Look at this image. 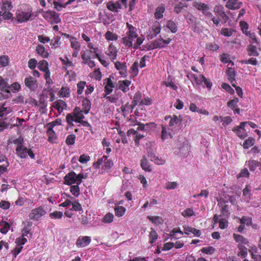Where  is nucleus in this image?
Returning <instances> with one entry per match:
<instances>
[{
    "label": "nucleus",
    "instance_id": "obj_1",
    "mask_svg": "<svg viewBox=\"0 0 261 261\" xmlns=\"http://www.w3.org/2000/svg\"><path fill=\"white\" fill-rule=\"evenodd\" d=\"M43 17L51 24L58 23L61 21L59 14L53 11L43 12Z\"/></svg>",
    "mask_w": 261,
    "mask_h": 261
},
{
    "label": "nucleus",
    "instance_id": "obj_2",
    "mask_svg": "<svg viewBox=\"0 0 261 261\" xmlns=\"http://www.w3.org/2000/svg\"><path fill=\"white\" fill-rule=\"evenodd\" d=\"M46 211L42 206H39L37 208L33 209L29 215V217L31 220H38L41 217L46 214Z\"/></svg>",
    "mask_w": 261,
    "mask_h": 261
},
{
    "label": "nucleus",
    "instance_id": "obj_3",
    "mask_svg": "<svg viewBox=\"0 0 261 261\" xmlns=\"http://www.w3.org/2000/svg\"><path fill=\"white\" fill-rule=\"evenodd\" d=\"M193 6L198 10L201 11L206 17H212L213 16L212 13L209 11L210 7L204 3L195 2L193 3Z\"/></svg>",
    "mask_w": 261,
    "mask_h": 261
},
{
    "label": "nucleus",
    "instance_id": "obj_4",
    "mask_svg": "<svg viewBox=\"0 0 261 261\" xmlns=\"http://www.w3.org/2000/svg\"><path fill=\"white\" fill-rule=\"evenodd\" d=\"M64 184L67 185H72L73 184H77V175L73 171L70 172L64 177Z\"/></svg>",
    "mask_w": 261,
    "mask_h": 261
},
{
    "label": "nucleus",
    "instance_id": "obj_5",
    "mask_svg": "<svg viewBox=\"0 0 261 261\" xmlns=\"http://www.w3.org/2000/svg\"><path fill=\"white\" fill-rule=\"evenodd\" d=\"M24 84L31 91H35L38 87L37 80L32 76L26 77L24 80Z\"/></svg>",
    "mask_w": 261,
    "mask_h": 261
},
{
    "label": "nucleus",
    "instance_id": "obj_6",
    "mask_svg": "<svg viewBox=\"0 0 261 261\" xmlns=\"http://www.w3.org/2000/svg\"><path fill=\"white\" fill-rule=\"evenodd\" d=\"M214 12L217 16L221 18L222 20L224 21V22H226L229 19V17L225 14L224 7L222 6H216L214 8Z\"/></svg>",
    "mask_w": 261,
    "mask_h": 261
},
{
    "label": "nucleus",
    "instance_id": "obj_7",
    "mask_svg": "<svg viewBox=\"0 0 261 261\" xmlns=\"http://www.w3.org/2000/svg\"><path fill=\"white\" fill-rule=\"evenodd\" d=\"M91 241L90 237H80L76 241V245L78 247H85L90 244Z\"/></svg>",
    "mask_w": 261,
    "mask_h": 261
},
{
    "label": "nucleus",
    "instance_id": "obj_8",
    "mask_svg": "<svg viewBox=\"0 0 261 261\" xmlns=\"http://www.w3.org/2000/svg\"><path fill=\"white\" fill-rule=\"evenodd\" d=\"M32 14L29 12H19L16 14V19L19 22H24L28 21Z\"/></svg>",
    "mask_w": 261,
    "mask_h": 261
},
{
    "label": "nucleus",
    "instance_id": "obj_9",
    "mask_svg": "<svg viewBox=\"0 0 261 261\" xmlns=\"http://www.w3.org/2000/svg\"><path fill=\"white\" fill-rule=\"evenodd\" d=\"M130 84V81L125 80L124 81H119L117 83L119 89L124 92H126L129 90V86Z\"/></svg>",
    "mask_w": 261,
    "mask_h": 261
},
{
    "label": "nucleus",
    "instance_id": "obj_10",
    "mask_svg": "<svg viewBox=\"0 0 261 261\" xmlns=\"http://www.w3.org/2000/svg\"><path fill=\"white\" fill-rule=\"evenodd\" d=\"M9 87L8 81L7 79H3L2 76H0V89L1 91L6 92L7 93L6 97H9V95H11L10 91L9 89H7Z\"/></svg>",
    "mask_w": 261,
    "mask_h": 261
},
{
    "label": "nucleus",
    "instance_id": "obj_11",
    "mask_svg": "<svg viewBox=\"0 0 261 261\" xmlns=\"http://www.w3.org/2000/svg\"><path fill=\"white\" fill-rule=\"evenodd\" d=\"M83 113L84 111L81 110L79 107H76L73 110V114L75 117V121L76 122H80L81 120L84 119L85 116Z\"/></svg>",
    "mask_w": 261,
    "mask_h": 261
},
{
    "label": "nucleus",
    "instance_id": "obj_12",
    "mask_svg": "<svg viewBox=\"0 0 261 261\" xmlns=\"http://www.w3.org/2000/svg\"><path fill=\"white\" fill-rule=\"evenodd\" d=\"M242 3L238 0H229L226 4V7L229 9H238L241 7Z\"/></svg>",
    "mask_w": 261,
    "mask_h": 261
},
{
    "label": "nucleus",
    "instance_id": "obj_13",
    "mask_svg": "<svg viewBox=\"0 0 261 261\" xmlns=\"http://www.w3.org/2000/svg\"><path fill=\"white\" fill-rule=\"evenodd\" d=\"M29 150L23 146L21 147H19L18 148H16V154L20 158H25L28 156Z\"/></svg>",
    "mask_w": 261,
    "mask_h": 261
},
{
    "label": "nucleus",
    "instance_id": "obj_14",
    "mask_svg": "<svg viewBox=\"0 0 261 261\" xmlns=\"http://www.w3.org/2000/svg\"><path fill=\"white\" fill-rule=\"evenodd\" d=\"M141 167L146 172L151 171V167L147 161L146 156L145 155L143 156L141 161Z\"/></svg>",
    "mask_w": 261,
    "mask_h": 261
},
{
    "label": "nucleus",
    "instance_id": "obj_15",
    "mask_svg": "<svg viewBox=\"0 0 261 261\" xmlns=\"http://www.w3.org/2000/svg\"><path fill=\"white\" fill-rule=\"evenodd\" d=\"M46 133L48 136V141L51 143H56L57 137L52 128L48 127Z\"/></svg>",
    "mask_w": 261,
    "mask_h": 261
},
{
    "label": "nucleus",
    "instance_id": "obj_16",
    "mask_svg": "<svg viewBox=\"0 0 261 261\" xmlns=\"http://www.w3.org/2000/svg\"><path fill=\"white\" fill-rule=\"evenodd\" d=\"M164 47H165L164 39H163L162 38H161L160 39H155L153 41L152 46L150 47V48L155 49Z\"/></svg>",
    "mask_w": 261,
    "mask_h": 261
},
{
    "label": "nucleus",
    "instance_id": "obj_17",
    "mask_svg": "<svg viewBox=\"0 0 261 261\" xmlns=\"http://www.w3.org/2000/svg\"><path fill=\"white\" fill-rule=\"evenodd\" d=\"M66 107V103L62 100H59L54 103V108L58 111L59 113H61L63 111L64 107Z\"/></svg>",
    "mask_w": 261,
    "mask_h": 261
},
{
    "label": "nucleus",
    "instance_id": "obj_18",
    "mask_svg": "<svg viewBox=\"0 0 261 261\" xmlns=\"http://www.w3.org/2000/svg\"><path fill=\"white\" fill-rule=\"evenodd\" d=\"M82 110L85 114H87L91 108V102L88 99H84L82 101Z\"/></svg>",
    "mask_w": 261,
    "mask_h": 261
},
{
    "label": "nucleus",
    "instance_id": "obj_19",
    "mask_svg": "<svg viewBox=\"0 0 261 261\" xmlns=\"http://www.w3.org/2000/svg\"><path fill=\"white\" fill-rule=\"evenodd\" d=\"M36 50L37 54L43 58H46L48 56V53L45 51V48L42 45L38 44L36 47Z\"/></svg>",
    "mask_w": 261,
    "mask_h": 261
},
{
    "label": "nucleus",
    "instance_id": "obj_20",
    "mask_svg": "<svg viewBox=\"0 0 261 261\" xmlns=\"http://www.w3.org/2000/svg\"><path fill=\"white\" fill-rule=\"evenodd\" d=\"M233 238L238 243H242L243 244H247L249 243V241L246 238L240 234L233 233Z\"/></svg>",
    "mask_w": 261,
    "mask_h": 261
},
{
    "label": "nucleus",
    "instance_id": "obj_21",
    "mask_svg": "<svg viewBox=\"0 0 261 261\" xmlns=\"http://www.w3.org/2000/svg\"><path fill=\"white\" fill-rule=\"evenodd\" d=\"M165 7L163 6L158 7L155 9L154 17L156 19H159L163 17V13L165 11Z\"/></svg>",
    "mask_w": 261,
    "mask_h": 261
},
{
    "label": "nucleus",
    "instance_id": "obj_22",
    "mask_svg": "<svg viewBox=\"0 0 261 261\" xmlns=\"http://www.w3.org/2000/svg\"><path fill=\"white\" fill-rule=\"evenodd\" d=\"M259 163L255 160H249L246 162V165L248 166L250 171H254Z\"/></svg>",
    "mask_w": 261,
    "mask_h": 261
},
{
    "label": "nucleus",
    "instance_id": "obj_23",
    "mask_svg": "<svg viewBox=\"0 0 261 261\" xmlns=\"http://www.w3.org/2000/svg\"><path fill=\"white\" fill-rule=\"evenodd\" d=\"M104 165L102 168L108 171L113 166V163L110 159H108L107 156H104Z\"/></svg>",
    "mask_w": 261,
    "mask_h": 261
},
{
    "label": "nucleus",
    "instance_id": "obj_24",
    "mask_svg": "<svg viewBox=\"0 0 261 261\" xmlns=\"http://www.w3.org/2000/svg\"><path fill=\"white\" fill-rule=\"evenodd\" d=\"M0 225L2 226L0 229L1 232L3 234H6L10 229L9 224L6 221H2L0 222Z\"/></svg>",
    "mask_w": 261,
    "mask_h": 261
},
{
    "label": "nucleus",
    "instance_id": "obj_25",
    "mask_svg": "<svg viewBox=\"0 0 261 261\" xmlns=\"http://www.w3.org/2000/svg\"><path fill=\"white\" fill-rule=\"evenodd\" d=\"M147 218L155 225H159L162 224L163 222V220L162 218L159 216H149Z\"/></svg>",
    "mask_w": 261,
    "mask_h": 261
},
{
    "label": "nucleus",
    "instance_id": "obj_26",
    "mask_svg": "<svg viewBox=\"0 0 261 261\" xmlns=\"http://www.w3.org/2000/svg\"><path fill=\"white\" fill-rule=\"evenodd\" d=\"M227 74L228 76L229 81L232 84V82L235 81V76L236 75L235 71L232 68H228Z\"/></svg>",
    "mask_w": 261,
    "mask_h": 261
},
{
    "label": "nucleus",
    "instance_id": "obj_27",
    "mask_svg": "<svg viewBox=\"0 0 261 261\" xmlns=\"http://www.w3.org/2000/svg\"><path fill=\"white\" fill-rule=\"evenodd\" d=\"M247 50L248 52V55L250 56H257L258 55V53L256 50V47L255 46L253 45H249L247 47Z\"/></svg>",
    "mask_w": 261,
    "mask_h": 261
},
{
    "label": "nucleus",
    "instance_id": "obj_28",
    "mask_svg": "<svg viewBox=\"0 0 261 261\" xmlns=\"http://www.w3.org/2000/svg\"><path fill=\"white\" fill-rule=\"evenodd\" d=\"M238 247L240 250L238 255L239 256L245 257L247 255V248L242 245H239Z\"/></svg>",
    "mask_w": 261,
    "mask_h": 261
},
{
    "label": "nucleus",
    "instance_id": "obj_29",
    "mask_svg": "<svg viewBox=\"0 0 261 261\" xmlns=\"http://www.w3.org/2000/svg\"><path fill=\"white\" fill-rule=\"evenodd\" d=\"M115 215L118 217L122 216L125 212V208L123 206H116L115 209Z\"/></svg>",
    "mask_w": 261,
    "mask_h": 261
},
{
    "label": "nucleus",
    "instance_id": "obj_30",
    "mask_svg": "<svg viewBox=\"0 0 261 261\" xmlns=\"http://www.w3.org/2000/svg\"><path fill=\"white\" fill-rule=\"evenodd\" d=\"M167 27L170 29L173 33H176L177 31L176 24L172 20H169L167 21Z\"/></svg>",
    "mask_w": 261,
    "mask_h": 261
},
{
    "label": "nucleus",
    "instance_id": "obj_31",
    "mask_svg": "<svg viewBox=\"0 0 261 261\" xmlns=\"http://www.w3.org/2000/svg\"><path fill=\"white\" fill-rule=\"evenodd\" d=\"M158 239V234L156 231L152 228H151V231L149 233V243H153Z\"/></svg>",
    "mask_w": 261,
    "mask_h": 261
},
{
    "label": "nucleus",
    "instance_id": "obj_32",
    "mask_svg": "<svg viewBox=\"0 0 261 261\" xmlns=\"http://www.w3.org/2000/svg\"><path fill=\"white\" fill-rule=\"evenodd\" d=\"M126 25L129 30L128 32L126 33V35L138 36V35L136 33L137 30L135 27L129 24L128 22L126 23Z\"/></svg>",
    "mask_w": 261,
    "mask_h": 261
},
{
    "label": "nucleus",
    "instance_id": "obj_33",
    "mask_svg": "<svg viewBox=\"0 0 261 261\" xmlns=\"http://www.w3.org/2000/svg\"><path fill=\"white\" fill-rule=\"evenodd\" d=\"M32 225V222H28L27 225L24 226L22 230V237H24L25 236H27L28 234L30 233L31 230V227Z\"/></svg>",
    "mask_w": 261,
    "mask_h": 261
},
{
    "label": "nucleus",
    "instance_id": "obj_34",
    "mask_svg": "<svg viewBox=\"0 0 261 261\" xmlns=\"http://www.w3.org/2000/svg\"><path fill=\"white\" fill-rule=\"evenodd\" d=\"M232 130L236 132L238 137L241 138H244L247 136V133L245 129H239V128H234Z\"/></svg>",
    "mask_w": 261,
    "mask_h": 261
},
{
    "label": "nucleus",
    "instance_id": "obj_35",
    "mask_svg": "<svg viewBox=\"0 0 261 261\" xmlns=\"http://www.w3.org/2000/svg\"><path fill=\"white\" fill-rule=\"evenodd\" d=\"M255 142V140L252 138H248L246 140L243 144V147L245 149L249 148V147L253 145Z\"/></svg>",
    "mask_w": 261,
    "mask_h": 261
},
{
    "label": "nucleus",
    "instance_id": "obj_36",
    "mask_svg": "<svg viewBox=\"0 0 261 261\" xmlns=\"http://www.w3.org/2000/svg\"><path fill=\"white\" fill-rule=\"evenodd\" d=\"M79 185L76 184V185L71 186L70 188L71 193L75 197H77L80 194Z\"/></svg>",
    "mask_w": 261,
    "mask_h": 261
},
{
    "label": "nucleus",
    "instance_id": "obj_37",
    "mask_svg": "<svg viewBox=\"0 0 261 261\" xmlns=\"http://www.w3.org/2000/svg\"><path fill=\"white\" fill-rule=\"evenodd\" d=\"M12 8V6L11 5V3L6 1L3 2L1 9L2 11H9Z\"/></svg>",
    "mask_w": 261,
    "mask_h": 261
},
{
    "label": "nucleus",
    "instance_id": "obj_38",
    "mask_svg": "<svg viewBox=\"0 0 261 261\" xmlns=\"http://www.w3.org/2000/svg\"><path fill=\"white\" fill-rule=\"evenodd\" d=\"M9 58L7 56H2L0 57V64L3 67H6L8 65Z\"/></svg>",
    "mask_w": 261,
    "mask_h": 261
},
{
    "label": "nucleus",
    "instance_id": "obj_39",
    "mask_svg": "<svg viewBox=\"0 0 261 261\" xmlns=\"http://www.w3.org/2000/svg\"><path fill=\"white\" fill-rule=\"evenodd\" d=\"M215 250V249L212 246L203 247L201 250L202 252L207 254H212L214 253Z\"/></svg>",
    "mask_w": 261,
    "mask_h": 261
},
{
    "label": "nucleus",
    "instance_id": "obj_40",
    "mask_svg": "<svg viewBox=\"0 0 261 261\" xmlns=\"http://www.w3.org/2000/svg\"><path fill=\"white\" fill-rule=\"evenodd\" d=\"M106 38L109 40H116L118 38V36L110 31H108L105 34Z\"/></svg>",
    "mask_w": 261,
    "mask_h": 261
},
{
    "label": "nucleus",
    "instance_id": "obj_41",
    "mask_svg": "<svg viewBox=\"0 0 261 261\" xmlns=\"http://www.w3.org/2000/svg\"><path fill=\"white\" fill-rule=\"evenodd\" d=\"M239 102V98L236 97L233 98V99L229 100L227 102V106L230 108L232 109L236 108L237 107V104Z\"/></svg>",
    "mask_w": 261,
    "mask_h": 261
},
{
    "label": "nucleus",
    "instance_id": "obj_42",
    "mask_svg": "<svg viewBox=\"0 0 261 261\" xmlns=\"http://www.w3.org/2000/svg\"><path fill=\"white\" fill-rule=\"evenodd\" d=\"M75 140V136L74 134H71L67 136L66 139V143L68 145H73L74 144Z\"/></svg>",
    "mask_w": 261,
    "mask_h": 261
},
{
    "label": "nucleus",
    "instance_id": "obj_43",
    "mask_svg": "<svg viewBox=\"0 0 261 261\" xmlns=\"http://www.w3.org/2000/svg\"><path fill=\"white\" fill-rule=\"evenodd\" d=\"M181 215L184 217H191L193 215H195V213L192 208H186L185 211H184L181 213Z\"/></svg>",
    "mask_w": 261,
    "mask_h": 261
},
{
    "label": "nucleus",
    "instance_id": "obj_44",
    "mask_svg": "<svg viewBox=\"0 0 261 261\" xmlns=\"http://www.w3.org/2000/svg\"><path fill=\"white\" fill-rule=\"evenodd\" d=\"M7 89L11 90L13 92L19 91L20 89V86L17 82L13 83L11 86L9 85Z\"/></svg>",
    "mask_w": 261,
    "mask_h": 261
},
{
    "label": "nucleus",
    "instance_id": "obj_45",
    "mask_svg": "<svg viewBox=\"0 0 261 261\" xmlns=\"http://www.w3.org/2000/svg\"><path fill=\"white\" fill-rule=\"evenodd\" d=\"M114 215L112 213L107 214L103 218L102 222L110 223L113 221Z\"/></svg>",
    "mask_w": 261,
    "mask_h": 261
},
{
    "label": "nucleus",
    "instance_id": "obj_46",
    "mask_svg": "<svg viewBox=\"0 0 261 261\" xmlns=\"http://www.w3.org/2000/svg\"><path fill=\"white\" fill-rule=\"evenodd\" d=\"M38 68L41 71L47 70L48 68L47 62L45 60L39 62Z\"/></svg>",
    "mask_w": 261,
    "mask_h": 261
},
{
    "label": "nucleus",
    "instance_id": "obj_47",
    "mask_svg": "<svg viewBox=\"0 0 261 261\" xmlns=\"http://www.w3.org/2000/svg\"><path fill=\"white\" fill-rule=\"evenodd\" d=\"M71 204L72 207L70 211H80L82 210V205L78 201H75L74 202H72Z\"/></svg>",
    "mask_w": 261,
    "mask_h": 261
},
{
    "label": "nucleus",
    "instance_id": "obj_48",
    "mask_svg": "<svg viewBox=\"0 0 261 261\" xmlns=\"http://www.w3.org/2000/svg\"><path fill=\"white\" fill-rule=\"evenodd\" d=\"M180 121L181 120H180L176 115H174L173 117L171 118L169 125L170 126H172L175 124H178Z\"/></svg>",
    "mask_w": 261,
    "mask_h": 261
},
{
    "label": "nucleus",
    "instance_id": "obj_49",
    "mask_svg": "<svg viewBox=\"0 0 261 261\" xmlns=\"http://www.w3.org/2000/svg\"><path fill=\"white\" fill-rule=\"evenodd\" d=\"M138 63L137 62H135L130 68L131 73L133 74L134 76L137 75L138 73Z\"/></svg>",
    "mask_w": 261,
    "mask_h": 261
},
{
    "label": "nucleus",
    "instance_id": "obj_50",
    "mask_svg": "<svg viewBox=\"0 0 261 261\" xmlns=\"http://www.w3.org/2000/svg\"><path fill=\"white\" fill-rule=\"evenodd\" d=\"M107 7L109 10L111 11H117L118 7L117 6L116 4H115L112 2H109V3H108Z\"/></svg>",
    "mask_w": 261,
    "mask_h": 261
},
{
    "label": "nucleus",
    "instance_id": "obj_51",
    "mask_svg": "<svg viewBox=\"0 0 261 261\" xmlns=\"http://www.w3.org/2000/svg\"><path fill=\"white\" fill-rule=\"evenodd\" d=\"M49 216L52 219H61L63 216V213L61 212L55 211L50 213Z\"/></svg>",
    "mask_w": 261,
    "mask_h": 261
},
{
    "label": "nucleus",
    "instance_id": "obj_52",
    "mask_svg": "<svg viewBox=\"0 0 261 261\" xmlns=\"http://www.w3.org/2000/svg\"><path fill=\"white\" fill-rule=\"evenodd\" d=\"M70 90L67 87H63L60 91V96L62 97H69Z\"/></svg>",
    "mask_w": 261,
    "mask_h": 261
},
{
    "label": "nucleus",
    "instance_id": "obj_53",
    "mask_svg": "<svg viewBox=\"0 0 261 261\" xmlns=\"http://www.w3.org/2000/svg\"><path fill=\"white\" fill-rule=\"evenodd\" d=\"M185 7V4L181 2H179L178 4L176 5L174 8V11L177 13L179 14L181 12V10Z\"/></svg>",
    "mask_w": 261,
    "mask_h": 261
},
{
    "label": "nucleus",
    "instance_id": "obj_54",
    "mask_svg": "<svg viewBox=\"0 0 261 261\" xmlns=\"http://www.w3.org/2000/svg\"><path fill=\"white\" fill-rule=\"evenodd\" d=\"M85 85H86V82H84V81H81L77 84V92L78 94H81L83 93Z\"/></svg>",
    "mask_w": 261,
    "mask_h": 261
},
{
    "label": "nucleus",
    "instance_id": "obj_55",
    "mask_svg": "<svg viewBox=\"0 0 261 261\" xmlns=\"http://www.w3.org/2000/svg\"><path fill=\"white\" fill-rule=\"evenodd\" d=\"M243 195L245 197H248L250 199L251 195V190L249 186H246V187L243 190Z\"/></svg>",
    "mask_w": 261,
    "mask_h": 261
},
{
    "label": "nucleus",
    "instance_id": "obj_56",
    "mask_svg": "<svg viewBox=\"0 0 261 261\" xmlns=\"http://www.w3.org/2000/svg\"><path fill=\"white\" fill-rule=\"evenodd\" d=\"M177 186V183L175 181L168 182L165 184V187L168 190L175 189Z\"/></svg>",
    "mask_w": 261,
    "mask_h": 261
},
{
    "label": "nucleus",
    "instance_id": "obj_57",
    "mask_svg": "<svg viewBox=\"0 0 261 261\" xmlns=\"http://www.w3.org/2000/svg\"><path fill=\"white\" fill-rule=\"evenodd\" d=\"M240 223L243 224L244 225L245 224H246V225L248 226L251 225L252 224V219L251 218L243 217L240 219Z\"/></svg>",
    "mask_w": 261,
    "mask_h": 261
},
{
    "label": "nucleus",
    "instance_id": "obj_58",
    "mask_svg": "<svg viewBox=\"0 0 261 261\" xmlns=\"http://www.w3.org/2000/svg\"><path fill=\"white\" fill-rule=\"evenodd\" d=\"M142 95L141 93L139 92H137L134 96L132 103H134V105H137L140 100L141 99Z\"/></svg>",
    "mask_w": 261,
    "mask_h": 261
},
{
    "label": "nucleus",
    "instance_id": "obj_59",
    "mask_svg": "<svg viewBox=\"0 0 261 261\" xmlns=\"http://www.w3.org/2000/svg\"><path fill=\"white\" fill-rule=\"evenodd\" d=\"M155 150L151 148L147 149L148 157L150 159L151 161H153V159L156 156L155 154Z\"/></svg>",
    "mask_w": 261,
    "mask_h": 261
},
{
    "label": "nucleus",
    "instance_id": "obj_60",
    "mask_svg": "<svg viewBox=\"0 0 261 261\" xmlns=\"http://www.w3.org/2000/svg\"><path fill=\"white\" fill-rule=\"evenodd\" d=\"M66 121L69 125H73V121H75V117L72 113L68 114L66 116Z\"/></svg>",
    "mask_w": 261,
    "mask_h": 261
},
{
    "label": "nucleus",
    "instance_id": "obj_61",
    "mask_svg": "<svg viewBox=\"0 0 261 261\" xmlns=\"http://www.w3.org/2000/svg\"><path fill=\"white\" fill-rule=\"evenodd\" d=\"M115 66L118 70L126 69V64L125 63H121V62L117 61L115 63Z\"/></svg>",
    "mask_w": 261,
    "mask_h": 261
},
{
    "label": "nucleus",
    "instance_id": "obj_62",
    "mask_svg": "<svg viewBox=\"0 0 261 261\" xmlns=\"http://www.w3.org/2000/svg\"><path fill=\"white\" fill-rule=\"evenodd\" d=\"M62 122V120L61 119H57L56 120L48 123L47 124L46 126L48 127H51L53 128V127L57 125H61Z\"/></svg>",
    "mask_w": 261,
    "mask_h": 261
},
{
    "label": "nucleus",
    "instance_id": "obj_63",
    "mask_svg": "<svg viewBox=\"0 0 261 261\" xmlns=\"http://www.w3.org/2000/svg\"><path fill=\"white\" fill-rule=\"evenodd\" d=\"M24 101V97L22 95H18L12 100V103H22Z\"/></svg>",
    "mask_w": 261,
    "mask_h": 261
},
{
    "label": "nucleus",
    "instance_id": "obj_64",
    "mask_svg": "<svg viewBox=\"0 0 261 261\" xmlns=\"http://www.w3.org/2000/svg\"><path fill=\"white\" fill-rule=\"evenodd\" d=\"M13 143L17 145L16 148L23 146V139L21 137L14 140Z\"/></svg>",
    "mask_w": 261,
    "mask_h": 261
}]
</instances>
